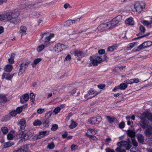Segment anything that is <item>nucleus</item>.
<instances>
[{
    "label": "nucleus",
    "mask_w": 152,
    "mask_h": 152,
    "mask_svg": "<svg viewBox=\"0 0 152 152\" xmlns=\"http://www.w3.org/2000/svg\"><path fill=\"white\" fill-rule=\"evenodd\" d=\"M117 145L119 147L123 146L126 150L129 149L131 147L130 140L129 139H128V141H122L121 142H118Z\"/></svg>",
    "instance_id": "nucleus-5"
},
{
    "label": "nucleus",
    "mask_w": 152,
    "mask_h": 152,
    "mask_svg": "<svg viewBox=\"0 0 152 152\" xmlns=\"http://www.w3.org/2000/svg\"><path fill=\"white\" fill-rule=\"evenodd\" d=\"M66 48V46L64 45L59 43L56 44L54 46V51L57 53L61 52L63 49Z\"/></svg>",
    "instance_id": "nucleus-7"
},
{
    "label": "nucleus",
    "mask_w": 152,
    "mask_h": 152,
    "mask_svg": "<svg viewBox=\"0 0 152 152\" xmlns=\"http://www.w3.org/2000/svg\"><path fill=\"white\" fill-rule=\"evenodd\" d=\"M116 152H126V151L124 149H121L120 147L117 148L116 150Z\"/></svg>",
    "instance_id": "nucleus-51"
},
{
    "label": "nucleus",
    "mask_w": 152,
    "mask_h": 152,
    "mask_svg": "<svg viewBox=\"0 0 152 152\" xmlns=\"http://www.w3.org/2000/svg\"><path fill=\"white\" fill-rule=\"evenodd\" d=\"M42 124L43 126L45 127H48L49 125V121L48 119H45L42 120Z\"/></svg>",
    "instance_id": "nucleus-24"
},
{
    "label": "nucleus",
    "mask_w": 152,
    "mask_h": 152,
    "mask_svg": "<svg viewBox=\"0 0 152 152\" xmlns=\"http://www.w3.org/2000/svg\"><path fill=\"white\" fill-rule=\"evenodd\" d=\"M143 44L145 48L150 46L152 45V42L150 41H146L143 42Z\"/></svg>",
    "instance_id": "nucleus-27"
},
{
    "label": "nucleus",
    "mask_w": 152,
    "mask_h": 152,
    "mask_svg": "<svg viewBox=\"0 0 152 152\" xmlns=\"http://www.w3.org/2000/svg\"><path fill=\"white\" fill-rule=\"evenodd\" d=\"M125 23L130 25H133L134 24V21L132 18H130L127 19L125 21Z\"/></svg>",
    "instance_id": "nucleus-26"
},
{
    "label": "nucleus",
    "mask_w": 152,
    "mask_h": 152,
    "mask_svg": "<svg viewBox=\"0 0 152 152\" xmlns=\"http://www.w3.org/2000/svg\"><path fill=\"white\" fill-rule=\"evenodd\" d=\"M132 141L133 145L134 146L137 147L138 146V143L136 140L135 138H132Z\"/></svg>",
    "instance_id": "nucleus-47"
},
{
    "label": "nucleus",
    "mask_w": 152,
    "mask_h": 152,
    "mask_svg": "<svg viewBox=\"0 0 152 152\" xmlns=\"http://www.w3.org/2000/svg\"><path fill=\"white\" fill-rule=\"evenodd\" d=\"M18 125L20 126V129H19L20 132L17 136L19 137H21L23 134H24L23 131L26 126L25 120L23 119L20 120Z\"/></svg>",
    "instance_id": "nucleus-4"
},
{
    "label": "nucleus",
    "mask_w": 152,
    "mask_h": 152,
    "mask_svg": "<svg viewBox=\"0 0 152 152\" xmlns=\"http://www.w3.org/2000/svg\"><path fill=\"white\" fill-rule=\"evenodd\" d=\"M77 125V123L74 122L73 120H71V124L69 126L70 128L72 129L75 127Z\"/></svg>",
    "instance_id": "nucleus-34"
},
{
    "label": "nucleus",
    "mask_w": 152,
    "mask_h": 152,
    "mask_svg": "<svg viewBox=\"0 0 152 152\" xmlns=\"http://www.w3.org/2000/svg\"><path fill=\"white\" fill-rule=\"evenodd\" d=\"M13 68L12 66V65L7 64L6 66L4 68L5 70L7 72H11Z\"/></svg>",
    "instance_id": "nucleus-25"
},
{
    "label": "nucleus",
    "mask_w": 152,
    "mask_h": 152,
    "mask_svg": "<svg viewBox=\"0 0 152 152\" xmlns=\"http://www.w3.org/2000/svg\"><path fill=\"white\" fill-rule=\"evenodd\" d=\"M48 148L50 149H52L53 148L55 147L54 145V144L53 142H52L51 143L48 144Z\"/></svg>",
    "instance_id": "nucleus-52"
},
{
    "label": "nucleus",
    "mask_w": 152,
    "mask_h": 152,
    "mask_svg": "<svg viewBox=\"0 0 152 152\" xmlns=\"http://www.w3.org/2000/svg\"><path fill=\"white\" fill-rule=\"evenodd\" d=\"M106 117L108 121L110 123H112L113 122L117 123L118 122L117 119L114 117L107 116Z\"/></svg>",
    "instance_id": "nucleus-17"
},
{
    "label": "nucleus",
    "mask_w": 152,
    "mask_h": 152,
    "mask_svg": "<svg viewBox=\"0 0 152 152\" xmlns=\"http://www.w3.org/2000/svg\"><path fill=\"white\" fill-rule=\"evenodd\" d=\"M42 60V59L41 58H37L35 59L34 61V64L35 65L37 64L39 62L41 61Z\"/></svg>",
    "instance_id": "nucleus-50"
},
{
    "label": "nucleus",
    "mask_w": 152,
    "mask_h": 152,
    "mask_svg": "<svg viewBox=\"0 0 152 152\" xmlns=\"http://www.w3.org/2000/svg\"><path fill=\"white\" fill-rule=\"evenodd\" d=\"M1 130L4 134H6L8 132V129L5 126L2 127Z\"/></svg>",
    "instance_id": "nucleus-43"
},
{
    "label": "nucleus",
    "mask_w": 152,
    "mask_h": 152,
    "mask_svg": "<svg viewBox=\"0 0 152 152\" xmlns=\"http://www.w3.org/2000/svg\"><path fill=\"white\" fill-rule=\"evenodd\" d=\"M143 114L144 115L145 118H141L140 124L142 128L145 129L148 128L149 126H151L149 124V121L145 119V118H147L150 121L152 122V114L148 112H146L143 113Z\"/></svg>",
    "instance_id": "nucleus-2"
},
{
    "label": "nucleus",
    "mask_w": 152,
    "mask_h": 152,
    "mask_svg": "<svg viewBox=\"0 0 152 152\" xmlns=\"http://www.w3.org/2000/svg\"><path fill=\"white\" fill-rule=\"evenodd\" d=\"M45 111V109L43 108H39L37 110V113L39 114H42Z\"/></svg>",
    "instance_id": "nucleus-53"
},
{
    "label": "nucleus",
    "mask_w": 152,
    "mask_h": 152,
    "mask_svg": "<svg viewBox=\"0 0 152 152\" xmlns=\"http://www.w3.org/2000/svg\"><path fill=\"white\" fill-rule=\"evenodd\" d=\"M40 36L41 37V39L44 42V43L46 45L47 47L49 46L50 45L49 41L51 39L54 37V34H50L48 36L47 35V34L44 33H41Z\"/></svg>",
    "instance_id": "nucleus-3"
},
{
    "label": "nucleus",
    "mask_w": 152,
    "mask_h": 152,
    "mask_svg": "<svg viewBox=\"0 0 152 152\" xmlns=\"http://www.w3.org/2000/svg\"><path fill=\"white\" fill-rule=\"evenodd\" d=\"M145 135L146 137H150L152 134V127L151 126H149L148 128L146 129L144 132Z\"/></svg>",
    "instance_id": "nucleus-15"
},
{
    "label": "nucleus",
    "mask_w": 152,
    "mask_h": 152,
    "mask_svg": "<svg viewBox=\"0 0 152 152\" xmlns=\"http://www.w3.org/2000/svg\"><path fill=\"white\" fill-rule=\"evenodd\" d=\"M24 107V105L18 107L15 110V111L17 112V113H20L22 111L23 108Z\"/></svg>",
    "instance_id": "nucleus-41"
},
{
    "label": "nucleus",
    "mask_w": 152,
    "mask_h": 152,
    "mask_svg": "<svg viewBox=\"0 0 152 152\" xmlns=\"http://www.w3.org/2000/svg\"><path fill=\"white\" fill-rule=\"evenodd\" d=\"M125 126V123L122 121L119 124V127L121 129L124 128Z\"/></svg>",
    "instance_id": "nucleus-56"
},
{
    "label": "nucleus",
    "mask_w": 152,
    "mask_h": 152,
    "mask_svg": "<svg viewBox=\"0 0 152 152\" xmlns=\"http://www.w3.org/2000/svg\"><path fill=\"white\" fill-rule=\"evenodd\" d=\"M68 132L66 131H65L64 134H62V137L63 138H65L67 137L68 135Z\"/></svg>",
    "instance_id": "nucleus-62"
},
{
    "label": "nucleus",
    "mask_w": 152,
    "mask_h": 152,
    "mask_svg": "<svg viewBox=\"0 0 152 152\" xmlns=\"http://www.w3.org/2000/svg\"><path fill=\"white\" fill-rule=\"evenodd\" d=\"M14 143L12 142H9L4 143V144L3 145V146L4 148H6L10 147L11 146L13 145Z\"/></svg>",
    "instance_id": "nucleus-29"
},
{
    "label": "nucleus",
    "mask_w": 152,
    "mask_h": 152,
    "mask_svg": "<svg viewBox=\"0 0 152 152\" xmlns=\"http://www.w3.org/2000/svg\"><path fill=\"white\" fill-rule=\"evenodd\" d=\"M102 120V117L100 116L91 118L88 120L90 124H98Z\"/></svg>",
    "instance_id": "nucleus-8"
},
{
    "label": "nucleus",
    "mask_w": 152,
    "mask_h": 152,
    "mask_svg": "<svg viewBox=\"0 0 152 152\" xmlns=\"http://www.w3.org/2000/svg\"><path fill=\"white\" fill-rule=\"evenodd\" d=\"M52 115V113L50 111H49L46 113L45 117L47 118H50Z\"/></svg>",
    "instance_id": "nucleus-58"
},
{
    "label": "nucleus",
    "mask_w": 152,
    "mask_h": 152,
    "mask_svg": "<svg viewBox=\"0 0 152 152\" xmlns=\"http://www.w3.org/2000/svg\"><path fill=\"white\" fill-rule=\"evenodd\" d=\"M122 16L121 15H119L116 17L115 19L118 22L120 21L122 19Z\"/></svg>",
    "instance_id": "nucleus-57"
},
{
    "label": "nucleus",
    "mask_w": 152,
    "mask_h": 152,
    "mask_svg": "<svg viewBox=\"0 0 152 152\" xmlns=\"http://www.w3.org/2000/svg\"><path fill=\"white\" fill-rule=\"evenodd\" d=\"M138 44V43L137 42H134L133 43H131L128 45L127 46V48L129 49L130 50L135 45H137Z\"/></svg>",
    "instance_id": "nucleus-35"
},
{
    "label": "nucleus",
    "mask_w": 152,
    "mask_h": 152,
    "mask_svg": "<svg viewBox=\"0 0 152 152\" xmlns=\"http://www.w3.org/2000/svg\"><path fill=\"white\" fill-rule=\"evenodd\" d=\"M20 32L22 33L21 36L26 35L27 31V28L24 26H22L20 27Z\"/></svg>",
    "instance_id": "nucleus-22"
},
{
    "label": "nucleus",
    "mask_w": 152,
    "mask_h": 152,
    "mask_svg": "<svg viewBox=\"0 0 152 152\" xmlns=\"http://www.w3.org/2000/svg\"><path fill=\"white\" fill-rule=\"evenodd\" d=\"M58 128V125L57 124H55L52 125L51 128V130L53 131H56Z\"/></svg>",
    "instance_id": "nucleus-48"
},
{
    "label": "nucleus",
    "mask_w": 152,
    "mask_h": 152,
    "mask_svg": "<svg viewBox=\"0 0 152 152\" xmlns=\"http://www.w3.org/2000/svg\"><path fill=\"white\" fill-rule=\"evenodd\" d=\"M98 29L100 31H106L110 29L108 22L100 25L98 27Z\"/></svg>",
    "instance_id": "nucleus-10"
},
{
    "label": "nucleus",
    "mask_w": 152,
    "mask_h": 152,
    "mask_svg": "<svg viewBox=\"0 0 152 152\" xmlns=\"http://www.w3.org/2000/svg\"><path fill=\"white\" fill-rule=\"evenodd\" d=\"M33 133L32 132L28 131L26 134H23L21 137H23L24 139V140H26L30 138L33 136Z\"/></svg>",
    "instance_id": "nucleus-14"
},
{
    "label": "nucleus",
    "mask_w": 152,
    "mask_h": 152,
    "mask_svg": "<svg viewBox=\"0 0 152 152\" xmlns=\"http://www.w3.org/2000/svg\"><path fill=\"white\" fill-rule=\"evenodd\" d=\"M65 106V104H63L60 105V107H57L54 109L53 112L56 114H58L60 111Z\"/></svg>",
    "instance_id": "nucleus-21"
},
{
    "label": "nucleus",
    "mask_w": 152,
    "mask_h": 152,
    "mask_svg": "<svg viewBox=\"0 0 152 152\" xmlns=\"http://www.w3.org/2000/svg\"><path fill=\"white\" fill-rule=\"evenodd\" d=\"M117 47L116 46H112L108 47L107 51L112 52L115 50L117 49Z\"/></svg>",
    "instance_id": "nucleus-32"
},
{
    "label": "nucleus",
    "mask_w": 152,
    "mask_h": 152,
    "mask_svg": "<svg viewBox=\"0 0 152 152\" xmlns=\"http://www.w3.org/2000/svg\"><path fill=\"white\" fill-rule=\"evenodd\" d=\"M137 137L139 142L141 143H143L144 142V136L140 134H138L137 135Z\"/></svg>",
    "instance_id": "nucleus-23"
},
{
    "label": "nucleus",
    "mask_w": 152,
    "mask_h": 152,
    "mask_svg": "<svg viewBox=\"0 0 152 152\" xmlns=\"http://www.w3.org/2000/svg\"><path fill=\"white\" fill-rule=\"evenodd\" d=\"M106 152H115L113 149H111L109 148H106L105 150Z\"/></svg>",
    "instance_id": "nucleus-64"
},
{
    "label": "nucleus",
    "mask_w": 152,
    "mask_h": 152,
    "mask_svg": "<svg viewBox=\"0 0 152 152\" xmlns=\"http://www.w3.org/2000/svg\"><path fill=\"white\" fill-rule=\"evenodd\" d=\"M88 133H91L92 134H95L97 133V131L94 129H89L88 130Z\"/></svg>",
    "instance_id": "nucleus-40"
},
{
    "label": "nucleus",
    "mask_w": 152,
    "mask_h": 152,
    "mask_svg": "<svg viewBox=\"0 0 152 152\" xmlns=\"http://www.w3.org/2000/svg\"><path fill=\"white\" fill-rule=\"evenodd\" d=\"M85 135L87 136L89 138H91L93 140H95L96 137L95 136L91 135H90L88 134L87 133H86L85 134Z\"/></svg>",
    "instance_id": "nucleus-46"
},
{
    "label": "nucleus",
    "mask_w": 152,
    "mask_h": 152,
    "mask_svg": "<svg viewBox=\"0 0 152 152\" xmlns=\"http://www.w3.org/2000/svg\"><path fill=\"white\" fill-rule=\"evenodd\" d=\"M77 148V146L76 145H72L71 146V149L72 151L75 150Z\"/></svg>",
    "instance_id": "nucleus-63"
},
{
    "label": "nucleus",
    "mask_w": 152,
    "mask_h": 152,
    "mask_svg": "<svg viewBox=\"0 0 152 152\" xmlns=\"http://www.w3.org/2000/svg\"><path fill=\"white\" fill-rule=\"evenodd\" d=\"M108 23L111 29L118 24V22L114 18L111 21L108 22Z\"/></svg>",
    "instance_id": "nucleus-18"
},
{
    "label": "nucleus",
    "mask_w": 152,
    "mask_h": 152,
    "mask_svg": "<svg viewBox=\"0 0 152 152\" xmlns=\"http://www.w3.org/2000/svg\"><path fill=\"white\" fill-rule=\"evenodd\" d=\"M28 145H25L17 150H15L14 152H26L28 151Z\"/></svg>",
    "instance_id": "nucleus-12"
},
{
    "label": "nucleus",
    "mask_w": 152,
    "mask_h": 152,
    "mask_svg": "<svg viewBox=\"0 0 152 152\" xmlns=\"http://www.w3.org/2000/svg\"><path fill=\"white\" fill-rule=\"evenodd\" d=\"M134 8L136 11L138 12H140L142 10V9L145 7V5L144 3H140L139 2H136L134 5Z\"/></svg>",
    "instance_id": "nucleus-9"
},
{
    "label": "nucleus",
    "mask_w": 152,
    "mask_h": 152,
    "mask_svg": "<svg viewBox=\"0 0 152 152\" xmlns=\"http://www.w3.org/2000/svg\"><path fill=\"white\" fill-rule=\"evenodd\" d=\"M145 28L142 25H140L139 27V32L137 34V36H139L140 35H142L145 32Z\"/></svg>",
    "instance_id": "nucleus-19"
},
{
    "label": "nucleus",
    "mask_w": 152,
    "mask_h": 152,
    "mask_svg": "<svg viewBox=\"0 0 152 152\" xmlns=\"http://www.w3.org/2000/svg\"><path fill=\"white\" fill-rule=\"evenodd\" d=\"M47 47L46 45L43 44H42L39 46L37 49V50L38 52H40L42 51L45 47Z\"/></svg>",
    "instance_id": "nucleus-38"
},
{
    "label": "nucleus",
    "mask_w": 152,
    "mask_h": 152,
    "mask_svg": "<svg viewBox=\"0 0 152 152\" xmlns=\"http://www.w3.org/2000/svg\"><path fill=\"white\" fill-rule=\"evenodd\" d=\"M142 22L148 28H151V23L149 22L148 21L144 20L143 21H142Z\"/></svg>",
    "instance_id": "nucleus-31"
},
{
    "label": "nucleus",
    "mask_w": 152,
    "mask_h": 152,
    "mask_svg": "<svg viewBox=\"0 0 152 152\" xmlns=\"http://www.w3.org/2000/svg\"><path fill=\"white\" fill-rule=\"evenodd\" d=\"M6 20L7 21V17L6 16V13L4 14L0 15V21Z\"/></svg>",
    "instance_id": "nucleus-42"
},
{
    "label": "nucleus",
    "mask_w": 152,
    "mask_h": 152,
    "mask_svg": "<svg viewBox=\"0 0 152 152\" xmlns=\"http://www.w3.org/2000/svg\"><path fill=\"white\" fill-rule=\"evenodd\" d=\"M7 99L4 94H0V102H6Z\"/></svg>",
    "instance_id": "nucleus-28"
},
{
    "label": "nucleus",
    "mask_w": 152,
    "mask_h": 152,
    "mask_svg": "<svg viewBox=\"0 0 152 152\" xmlns=\"http://www.w3.org/2000/svg\"><path fill=\"white\" fill-rule=\"evenodd\" d=\"M49 133V131H43L41 132H39V134L34 136V138L36 140L41 139V138L44 137L45 136L48 135Z\"/></svg>",
    "instance_id": "nucleus-11"
},
{
    "label": "nucleus",
    "mask_w": 152,
    "mask_h": 152,
    "mask_svg": "<svg viewBox=\"0 0 152 152\" xmlns=\"http://www.w3.org/2000/svg\"><path fill=\"white\" fill-rule=\"evenodd\" d=\"M132 79L130 80L127 79L125 80L124 81V82L126 84H132Z\"/></svg>",
    "instance_id": "nucleus-55"
},
{
    "label": "nucleus",
    "mask_w": 152,
    "mask_h": 152,
    "mask_svg": "<svg viewBox=\"0 0 152 152\" xmlns=\"http://www.w3.org/2000/svg\"><path fill=\"white\" fill-rule=\"evenodd\" d=\"M15 55L14 53H12L11 56L10 58L8 59L9 63L10 64H13L14 63V58Z\"/></svg>",
    "instance_id": "nucleus-36"
},
{
    "label": "nucleus",
    "mask_w": 152,
    "mask_h": 152,
    "mask_svg": "<svg viewBox=\"0 0 152 152\" xmlns=\"http://www.w3.org/2000/svg\"><path fill=\"white\" fill-rule=\"evenodd\" d=\"M71 59V56L70 55H68L65 58L64 61H66L70 60Z\"/></svg>",
    "instance_id": "nucleus-60"
},
{
    "label": "nucleus",
    "mask_w": 152,
    "mask_h": 152,
    "mask_svg": "<svg viewBox=\"0 0 152 152\" xmlns=\"http://www.w3.org/2000/svg\"><path fill=\"white\" fill-rule=\"evenodd\" d=\"M29 64V62H27L25 63L21 64H20V67L18 72V75H21L25 72Z\"/></svg>",
    "instance_id": "nucleus-6"
},
{
    "label": "nucleus",
    "mask_w": 152,
    "mask_h": 152,
    "mask_svg": "<svg viewBox=\"0 0 152 152\" xmlns=\"http://www.w3.org/2000/svg\"><path fill=\"white\" fill-rule=\"evenodd\" d=\"M79 20V18H78L74 20H69L66 21L64 23V25L66 26H69L73 23H75L76 21Z\"/></svg>",
    "instance_id": "nucleus-16"
},
{
    "label": "nucleus",
    "mask_w": 152,
    "mask_h": 152,
    "mask_svg": "<svg viewBox=\"0 0 152 152\" xmlns=\"http://www.w3.org/2000/svg\"><path fill=\"white\" fill-rule=\"evenodd\" d=\"M22 97L26 102H27L29 98L28 94H27L22 95Z\"/></svg>",
    "instance_id": "nucleus-37"
},
{
    "label": "nucleus",
    "mask_w": 152,
    "mask_h": 152,
    "mask_svg": "<svg viewBox=\"0 0 152 152\" xmlns=\"http://www.w3.org/2000/svg\"><path fill=\"white\" fill-rule=\"evenodd\" d=\"M128 135L131 138H134L135 136V132L133 130H129L127 131V133Z\"/></svg>",
    "instance_id": "nucleus-20"
},
{
    "label": "nucleus",
    "mask_w": 152,
    "mask_h": 152,
    "mask_svg": "<svg viewBox=\"0 0 152 152\" xmlns=\"http://www.w3.org/2000/svg\"><path fill=\"white\" fill-rule=\"evenodd\" d=\"M64 7L65 9H66L68 8L71 7V6L69 3H66L64 4Z\"/></svg>",
    "instance_id": "nucleus-61"
},
{
    "label": "nucleus",
    "mask_w": 152,
    "mask_h": 152,
    "mask_svg": "<svg viewBox=\"0 0 152 152\" xmlns=\"http://www.w3.org/2000/svg\"><path fill=\"white\" fill-rule=\"evenodd\" d=\"M132 84L133 83H137L139 81V80L137 78H135L134 79H132Z\"/></svg>",
    "instance_id": "nucleus-54"
},
{
    "label": "nucleus",
    "mask_w": 152,
    "mask_h": 152,
    "mask_svg": "<svg viewBox=\"0 0 152 152\" xmlns=\"http://www.w3.org/2000/svg\"><path fill=\"white\" fill-rule=\"evenodd\" d=\"M90 59L91 61V63H92V64L94 66H96L98 64V61L97 60H93L92 56H91L90 57Z\"/></svg>",
    "instance_id": "nucleus-33"
},
{
    "label": "nucleus",
    "mask_w": 152,
    "mask_h": 152,
    "mask_svg": "<svg viewBox=\"0 0 152 152\" xmlns=\"http://www.w3.org/2000/svg\"><path fill=\"white\" fill-rule=\"evenodd\" d=\"M19 15L18 13H14L11 12H6L7 21L13 25H15L18 24L21 22Z\"/></svg>",
    "instance_id": "nucleus-1"
},
{
    "label": "nucleus",
    "mask_w": 152,
    "mask_h": 152,
    "mask_svg": "<svg viewBox=\"0 0 152 152\" xmlns=\"http://www.w3.org/2000/svg\"><path fill=\"white\" fill-rule=\"evenodd\" d=\"M74 54L75 56L79 58H82L84 56V53L82 51L79 50H76L75 51Z\"/></svg>",
    "instance_id": "nucleus-13"
},
{
    "label": "nucleus",
    "mask_w": 152,
    "mask_h": 152,
    "mask_svg": "<svg viewBox=\"0 0 152 152\" xmlns=\"http://www.w3.org/2000/svg\"><path fill=\"white\" fill-rule=\"evenodd\" d=\"M17 114V112L15 110H13L10 113V115L12 117L15 116Z\"/></svg>",
    "instance_id": "nucleus-49"
},
{
    "label": "nucleus",
    "mask_w": 152,
    "mask_h": 152,
    "mask_svg": "<svg viewBox=\"0 0 152 152\" xmlns=\"http://www.w3.org/2000/svg\"><path fill=\"white\" fill-rule=\"evenodd\" d=\"M42 124V122L39 120H35L33 123L34 126H40Z\"/></svg>",
    "instance_id": "nucleus-39"
},
{
    "label": "nucleus",
    "mask_w": 152,
    "mask_h": 152,
    "mask_svg": "<svg viewBox=\"0 0 152 152\" xmlns=\"http://www.w3.org/2000/svg\"><path fill=\"white\" fill-rule=\"evenodd\" d=\"M143 48H145L144 47V45H143V43L140 45V46H139L137 48V49L135 50L134 51L133 50V51L134 52H137L140 51L141 49Z\"/></svg>",
    "instance_id": "nucleus-44"
},
{
    "label": "nucleus",
    "mask_w": 152,
    "mask_h": 152,
    "mask_svg": "<svg viewBox=\"0 0 152 152\" xmlns=\"http://www.w3.org/2000/svg\"><path fill=\"white\" fill-rule=\"evenodd\" d=\"M128 86L125 83H122L121 84L118 86L119 89L121 90H125L127 87Z\"/></svg>",
    "instance_id": "nucleus-30"
},
{
    "label": "nucleus",
    "mask_w": 152,
    "mask_h": 152,
    "mask_svg": "<svg viewBox=\"0 0 152 152\" xmlns=\"http://www.w3.org/2000/svg\"><path fill=\"white\" fill-rule=\"evenodd\" d=\"M30 100L32 102H34L35 100V96L34 94L32 93L30 94Z\"/></svg>",
    "instance_id": "nucleus-45"
},
{
    "label": "nucleus",
    "mask_w": 152,
    "mask_h": 152,
    "mask_svg": "<svg viewBox=\"0 0 152 152\" xmlns=\"http://www.w3.org/2000/svg\"><path fill=\"white\" fill-rule=\"evenodd\" d=\"M7 139L9 140H11L13 138L12 134L11 133H9L7 135Z\"/></svg>",
    "instance_id": "nucleus-59"
}]
</instances>
